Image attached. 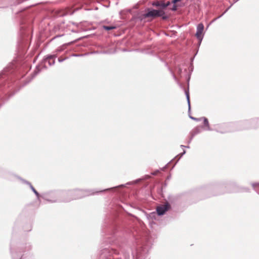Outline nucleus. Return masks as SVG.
I'll return each mask as SVG.
<instances>
[{
	"mask_svg": "<svg viewBox=\"0 0 259 259\" xmlns=\"http://www.w3.org/2000/svg\"><path fill=\"white\" fill-rule=\"evenodd\" d=\"M164 14L162 10H150L148 9L147 12L143 15V18H151V20L157 17H160Z\"/></svg>",
	"mask_w": 259,
	"mask_h": 259,
	"instance_id": "1",
	"label": "nucleus"
},
{
	"mask_svg": "<svg viewBox=\"0 0 259 259\" xmlns=\"http://www.w3.org/2000/svg\"><path fill=\"white\" fill-rule=\"evenodd\" d=\"M170 207V204L166 202L164 204L158 206L156 210L158 215L163 214Z\"/></svg>",
	"mask_w": 259,
	"mask_h": 259,
	"instance_id": "2",
	"label": "nucleus"
},
{
	"mask_svg": "<svg viewBox=\"0 0 259 259\" xmlns=\"http://www.w3.org/2000/svg\"><path fill=\"white\" fill-rule=\"evenodd\" d=\"M203 29L204 26L203 24H199L197 27V32L196 33V36L199 39H202Z\"/></svg>",
	"mask_w": 259,
	"mask_h": 259,
	"instance_id": "3",
	"label": "nucleus"
},
{
	"mask_svg": "<svg viewBox=\"0 0 259 259\" xmlns=\"http://www.w3.org/2000/svg\"><path fill=\"white\" fill-rule=\"evenodd\" d=\"M181 0H173L172 1V3L173 4L172 5V7L171 8H170V9L173 10V11H175L177 10V6L176 5V3L177 2H179L180 1H181Z\"/></svg>",
	"mask_w": 259,
	"mask_h": 259,
	"instance_id": "4",
	"label": "nucleus"
},
{
	"mask_svg": "<svg viewBox=\"0 0 259 259\" xmlns=\"http://www.w3.org/2000/svg\"><path fill=\"white\" fill-rule=\"evenodd\" d=\"M164 3L162 2H155L153 3V5L156 7H161L162 8V5H163Z\"/></svg>",
	"mask_w": 259,
	"mask_h": 259,
	"instance_id": "5",
	"label": "nucleus"
},
{
	"mask_svg": "<svg viewBox=\"0 0 259 259\" xmlns=\"http://www.w3.org/2000/svg\"><path fill=\"white\" fill-rule=\"evenodd\" d=\"M203 123L205 126H206L208 128H209V122L207 118L204 117L203 118Z\"/></svg>",
	"mask_w": 259,
	"mask_h": 259,
	"instance_id": "6",
	"label": "nucleus"
},
{
	"mask_svg": "<svg viewBox=\"0 0 259 259\" xmlns=\"http://www.w3.org/2000/svg\"><path fill=\"white\" fill-rule=\"evenodd\" d=\"M116 27L115 26H103V28L106 30H110L112 29H115Z\"/></svg>",
	"mask_w": 259,
	"mask_h": 259,
	"instance_id": "7",
	"label": "nucleus"
},
{
	"mask_svg": "<svg viewBox=\"0 0 259 259\" xmlns=\"http://www.w3.org/2000/svg\"><path fill=\"white\" fill-rule=\"evenodd\" d=\"M170 4L169 2H167L166 3H164L163 5H162V8L164 9L168 7L170 5Z\"/></svg>",
	"mask_w": 259,
	"mask_h": 259,
	"instance_id": "8",
	"label": "nucleus"
},
{
	"mask_svg": "<svg viewBox=\"0 0 259 259\" xmlns=\"http://www.w3.org/2000/svg\"><path fill=\"white\" fill-rule=\"evenodd\" d=\"M252 186L254 187V188H256L257 187H259V183H254V184H252Z\"/></svg>",
	"mask_w": 259,
	"mask_h": 259,
	"instance_id": "9",
	"label": "nucleus"
},
{
	"mask_svg": "<svg viewBox=\"0 0 259 259\" xmlns=\"http://www.w3.org/2000/svg\"><path fill=\"white\" fill-rule=\"evenodd\" d=\"M187 98L188 101L189 103L190 102V97H189V93L188 92H187Z\"/></svg>",
	"mask_w": 259,
	"mask_h": 259,
	"instance_id": "10",
	"label": "nucleus"
},
{
	"mask_svg": "<svg viewBox=\"0 0 259 259\" xmlns=\"http://www.w3.org/2000/svg\"><path fill=\"white\" fill-rule=\"evenodd\" d=\"M32 190L33 191V192L35 193V194L37 195V196H38V193L35 190L34 188H32Z\"/></svg>",
	"mask_w": 259,
	"mask_h": 259,
	"instance_id": "11",
	"label": "nucleus"
}]
</instances>
